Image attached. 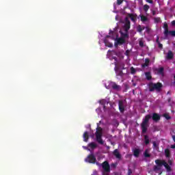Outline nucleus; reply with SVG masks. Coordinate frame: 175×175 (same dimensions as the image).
I'll return each instance as SVG.
<instances>
[{"mask_svg": "<svg viewBox=\"0 0 175 175\" xmlns=\"http://www.w3.org/2000/svg\"><path fill=\"white\" fill-rule=\"evenodd\" d=\"M163 85L162 83L158 82L157 83H149V91L150 92H154V91H157V92H161V90H162Z\"/></svg>", "mask_w": 175, "mask_h": 175, "instance_id": "nucleus-1", "label": "nucleus"}, {"mask_svg": "<svg viewBox=\"0 0 175 175\" xmlns=\"http://www.w3.org/2000/svg\"><path fill=\"white\" fill-rule=\"evenodd\" d=\"M150 118H151V115L148 114L145 116L144 120L142 121L141 124L142 133H147V126L148 125V121H150Z\"/></svg>", "mask_w": 175, "mask_h": 175, "instance_id": "nucleus-2", "label": "nucleus"}, {"mask_svg": "<svg viewBox=\"0 0 175 175\" xmlns=\"http://www.w3.org/2000/svg\"><path fill=\"white\" fill-rule=\"evenodd\" d=\"M163 28L164 29L163 34L167 38V36H169L170 35L171 36H175V31H169V25H167V23L166 22L164 23Z\"/></svg>", "mask_w": 175, "mask_h": 175, "instance_id": "nucleus-3", "label": "nucleus"}, {"mask_svg": "<svg viewBox=\"0 0 175 175\" xmlns=\"http://www.w3.org/2000/svg\"><path fill=\"white\" fill-rule=\"evenodd\" d=\"M101 166L103 169V175H109V174L110 173V164H109V161H104L101 164Z\"/></svg>", "mask_w": 175, "mask_h": 175, "instance_id": "nucleus-4", "label": "nucleus"}, {"mask_svg": "<svg viewBox=\"0 0 175 175\" xmlns=\"http://www.w3.org/2000/svg\"><path fill=\"white\" fill-rule=\"evenodd\" d=\"M123 29L124 32H129V29H131V21H129V18H128V16L124 18Z\"/></svg>", "mask_w": 175, "mask_h": 175, "instance_id": "nucleus-5", "label": "nucleus"}, {"mask_svg": "<svg viewBox=\"0 0 175 175\" xmlns=\"http://www.w3.org/2000/svg\"><path fill=\"white\" fill-rule=\"evenodd\" d=\"M85 161L88 163H96V157H95L94 154H90L87 157Z\"/></svg>", "mask_w": 175, "mask_h": 175, "instance_id": "nucleus-6", "label": "nucleus"}, {"mask_svg": "<svg viewBox=\"0 0 175 175\" xmlns=\"http://www.w3.org/2000/svg\"><path fill=\"white\" fill-rule=\"evenodd\" d=\"M119 110L120 113L125 111V105H124V100H120L118 102Z\"/></svg>", "mask_w": 175, "mask_h": 175, "instance_id": "nucleus-7", "label": "nucleus"}, {"mask_svg": "<svg viewBox=\"0 0 175 175\" xmlns=\"http://www.w3.org/2000/svg\"><path fill=\"white\" fill-rule=\"evenodd\" d=\"M110 85L112 89H113L115 91H121V86L119 85H117L116 82H111L110 83Z\"/></svg>", "mask_w": 175, "mask_h": 175, "instance_id": "nucleus-8", "label": "nucleus"}, {"mask_svg": "<svg viewBox=\"0 0 175 175\" xmlns=\"http://www.w3.org/2000/svg\"><path fill=\"white\" fill-rule=\"evenodd\" d=\"M152 120H153V121H155V122H158V121L161 120V116H159V114L157 113H154L152 116Z\"/></svg>", "mask_w": 175, "mask_h": 175, "instance_id": "nucleus-9", "label": "nucleus"}, {"mask_svg": "<svg viewBox=\"0 0 175 175\" xmlns=\"http://www.w3.org/2000/svg\"><path fill=\"white\" fill-rule=\"evenodd\" d=\"M113 155H114V157H116L117 159H121L122 158L121 153H120V152L118 151V149H115L113 150Z\"/></svg>", "mask_w": 175, "mask_h": 175, "instance_id": "nucleus-10", "label": "nucleus"}, {"mask_svg": "<svg viewBox=\"0 0 175 175\" xmlns=\"http://www.w3.org/2000/svg\"><path fill=\"white\" fill-rule=\"evenodd\" d=\"M125 43V40L124 38H119L117 39V42L115 44V46L117 47L118 44H124Z\"/></svg>", "mask_w": 175, "mask_h": 175, "instance_id": "nucleus-11", "label": "nucleus"}, {"mask_svg": "<svg viewBox=\"0 0 175 175\" xmlns=\"http://www.w3.org/2000/svg\"><path fill=\"white\" fill-rule=\"evenodd\" d=\"M128 32L129 31H124V33L122 31H120L121 38H122L123 39H126L129 38V34H128Z\"/></svg>", "mask_w": 175, "mask_h": 175, "instance_id": "nucleus-12", "label": "nucleus"}, {"mask_svg": "<svg viewBox=\"0 0 175 175\" xmlns=\"http://www.w3.org/2000/svg\"><path fill=\"white\" fill-rule=\"evenodd\" d=\"M128 17H129V18H131V21H133V23H135L137 21V18H136V15H134L133 14H128Z\"/></svg>", "mask_w": 175, "mask_h": 175, "instance_id": "nucleus-13", "label": "nucleus"}, {"mask_svg": "<svg viewBox=\"0 0 175 175\" xmlns=\"http://www.w3.org/2000/svg\"><path fill=\"white\" fill-rule=\"evenodd\" d=\"M83 142H88V139H90V135H88V131H85L83 135Z\"/></svg>", "mask_w": 175, "mask_h": 175, "instance_id": "nucleus-14", "label": "nucleus"}, {"mask_svg": "<svg viewBox=\"0 0 175 175\" xmlns=\"http://www.w3.org/2000/svg\"><path fill=\"white\" fill-rule=\"evenodd\" d=\"M173 57H174L173 52H172V51H169L166 57L167 59H173Z\"/></svg>", "mask_w": 175, "mask_h": 175, "instance_id": "nucleus-15", "label": "nucleus"}, {"mask_svg": "<svg viewBox=\"0 0 175 175\" xmlns=\"http://www.w3.org/2000/svg\"><path fill=\"white\" fill-rule=\"evenodd\" d=\"M133 155L134 157H136V158L139 157V155H140V149H137V148L134 149Z\"/></svg>", "mask_w": 175, "mask_h": 175, "instance_id": "nucleus-16", "label": "nucleus"}, {"mask_svg": "<svg viewBox=\"0 0 175 175\" xmlns=\"http://www.w3.org/2000/svg\"><path fill=\"white\" fill-rule=\"evenodd\" d=\"M118 68L119 69V70H124L125 69H126V68H125V64L124 63H120L118 66Z\"/></svg>", "mask_w": 175, "mask_h": 175, "instance_id": "nucleus-17", "label": "nucleus"}, {"mask_svg": "<svg viewBox=\"0 0 175 175\" xmlns=\"http://www.w3.org/2000/svg\"><path fill=\"white\" fill-rule=\"evenodd\" d=\"M145 76L146 77V80L150 81L151 79H152V76H151V72H146Z\"/></svg>", "mask_w": 175, "mask_h": 175, "instance_id": "nucleus-18", "label": "nucleus"}, {"mask_svg": "<svg viewBox=\"0 0 175 175\" xmlns=\"http://www.w3.org/2000/svg\"><path fill=\"white\" fill-rule=\"evenodd\" d=\"M88 147L92 148V150H95V148H96L98 146L96 145V144H95V142H91L88 144Z\"/></svg>", "mask_w": 175, "mask_h": 175, "instance_id": "nucleus-19", "label": "nucleus"}, {"mask_svg": "<svg viewBox=\"0 0 175 175\" xmlns=\"http://www.w3.org/2000/svg\"><path fill=\"white\" fill-rule=\"evenodd\" d=\"M139 17L141 18V21H142V23H146V21H148V18L143 14H140Z\"/></svg>", "mask_w": 175, "mask_h": 175, "instance_id": "nucleus-20", "label": "nucleus"}, {"mask_svg": "<svg viewBox=\"0 0 175 175\" xmlns=\"http://www.w3.org/2000/svg\"><path fill=\"white\" fill-rule=\"evenodd\" d=\"M144 143L146 146H148V144H150V139L148 138V135H144Z\"/></svg>", "mask_w": 175, "mask_h": 175, "instance_id": "nucleus-21", "label": "nucleus"}, {"mask_svg": "<svg viewBox=\"0 0 175 175\" xmlns=\"http://www.w3.org/2000/svg\"><path fill=\"white\" fill-rule=\"evenodd\" d=\"M163 161L164 160H159V159H157L155 160V163L157 165V166H160V167L161 166H163Z\"/></svg>", "mask_w": 175, "mask_h": 175, "instance_id": "nucleus-22", "label": "nucleus"}, {"mask_svg": "<svg viewBox=\"0 0 175 175\" xmlns=\"http://www.w3.org/2000/svg\"><path fill=\"white\" fill-rule=\"evenodd\" d=\"M150 64V59L146 58L145 59V63L142 65V68H146V66H148V64Z\"/></svg>", "mask_w": 175, "mask_h": 175, "instance_id": "nucleus-23", "label": "nucleus"}, {"mask_svg": "<svg viewBox=\"0 0 175 175\" xmlns=\"http://www.w3.org/2000/svg\"><path fill=\"white\" fill-rule=\"evenodd\" d=\"M137 32L142 33V32H143V31H144V27H142V25H139L137 27Z\"/></svg>", "mask_w": 175, "mask_h": 175, "instance_id": "nucleus-24", "label": "nucleus"}, {"mask_svg": "<svg viewBox=\"0 0 175 175\" xmlns=\"http://www.w3.org/2000/svg\"><path fill=\"white\" fill-rule=\"evenodd\" d=\"M104 43H105V46H106L107 47H109V48L113 47V44L111 43V42H109L107 40H105V41H104Z\"/></svg>", "mask_w": 175, "mask_h": 175, "instance_id": "nucleus-25", "label": "nucleus"}, {"mask_svg": "<svg viewBox=\"0 0 175 175\" xmlns=\"http://www.w3.org/2000/svg\"><path fill=\"white\" fill-rule=\"evenodd\" d=\"M165 155L166 158H170V150L169 149H165Z\"/></svg>", "mask_w": 175, "mask_h": 175, "instance_id": "nucleus-26", "label": "nucleus"}, {"mask_svg": "<svg viewBox=\"0 0 175 175\" xmlns=\"http://www.w3.org/2000/svg\"><path fill=\"white\" fill-rule=\"evenodd\" d=\"M144 156L145 157V158H150V157H151V154H150L148 153V150L146 149L144 152Z\"/></svg>", "mask_w": 175, "mask_h": 175, "instance_id": "nucleus-27", "label": "nucleus"}, {"mask_svg": "<svg viewBox=\"0 0 175 175\" xmlns=\"http://www.w3.org/2000/svg\"><path fill=\"white\" fill-rule=\"evenodd\" d=\"M99 137H102V132L96 131V139H98Z\"/></svg>", "mask_w": 175, "mask_h": 175, "instance_id": "nucleus-28", "label": "nucleus"}, {"mask_svg": "<svg viewBox=\"0 0 175 175\" xmlns=\"http://www.w3.org/2000/svg\"><path fill=\"white\" fill-rule=\"evenodd\" d=\"M165 70V68L163 67H161L157 70V72L159 75H163V71Z\"/></svg>", "mask_w": 175, "mask_h": 175, "instance_id": "nucleus-29", "label": "nucleus"}, {"mask_svg": "<svg viewBox=\"0 0 175 175\" xmlns=\"http://www.w3.org/2000/svg\"><path fill=\"white\" fill-rule=\"evenodd\" d=\"M116 73H117L118 76H120V77H122V76H124V72H122V70H117Z\"/></svg>", "mask_w": 175, "mask_h": 175, "instance_id": "nucleus-30", "label": "nucleus"}, {"mask_svg": "<svg viewBox=\"0 0 175 175\" xmlns=\"http://www.w3.org/2000/svg\"><path fill=\"white\" fill-rule=\"evenodd\" d=\"M150 9V5L145 4L144 5V12H146V13H147V12H148V10Z\"/></svg>", "mask_w": 175, "mask_h": 175, "instance_id": "nucleus-31", "label": "nucleus"}, {"mask_svg": "<svg viewBox=\"0 0 175 175\" xmlns=\"http://www.w3.org/2000/svg\"><path fill=\"white\" fill-rule=\"evenodd\" d=\"M153 170L154 172H158V170H161V167L159 165H154Z\"/></svg>", "mask_w": 175, "mask_h": 175, "instance_id": "nucleus-32", "label": "nucleus"}, {"mask_svg": "<svg viewBox=\"0 0 175 175\" xmlns=\"http://www.w3.org/2000/svg\"><path fill=\"white\" fill-rule=\"evenodd\" d=\"M96 139L98 143H99V144H103V139H102V137L99 138H96Z\"/></svg>", "mask_w": 175, "mask_h": 175, "instance_id": "nucleus-33", "label": "nucleus"}, {"mask_svg": "<svg viewBox=\"0 0 175 175\" xmlns=\"http://www.w3.org/2000/svg\"><path fill=\"white\" fill-rule=\"evenodd\" d=\"M153 144V148H155L156 150L159 148V145L157 144V142H152Z\"/></svg>", "mask_w": 175, "mask_h": 175, "instance_id": "nucleus-34", "label": "nucleus"}, {"mask_svg": "<svg viewBox=\"0 0 175 175\" xmlns=\"http://www.w3.org/2000/svg\"><path fill=\"white\" fill-rule=\"evenodd\" d=\"M113 54H116V51H111L110 50L108 51V57H110L111 55H113Z\"/></svg>", "mask_w": 175, "mask_h": 175, "instance_id": "nucleus-35", "label": "nucleus"}, {"mask_svg": "<svg viewBox=\"0 0 175 175\" xmlns=\"http://www.w3.org/2000/svg\"><path fill=\"white\" fill-rule=\"evenodd\" d=\"M139 47H144V42L140 40L139 42Z\"/></svg>", "mask_w": 175, "mask_h": 175, "instance_id": "nucleus-36", "label": "nucleus"}, {"mask_svg": "<svg viewBox=\"0 0 175 175\" xmlns=\"http://www.w3.org/2000/svg\"><path fill=\"white\" fill-rule=\"evenodd\" d=\"M131 75H135V73H136V70L135 69V68L133 67L131 68Z\"/></svg>", "mask_w": 175, "mask_h": 175, "instance_id": "nucleus-37", "label": "nucleus"}, {"mask_svg": "<svg viewBox=\"0 0 175 175\" xmlns=\"http://www.w3.org/2000/svg\"><path fill=\"white\" fill-rule=\"evenodd\" d=\"M164 117L166 118V120H171L172 118V117H170V116H169L167 113L164 114Z\"/></svg>", "mask_w": 175, "mask_h": 175, "instance_id": "nucleus-38", "label": "nucleus"}, {"mask_svg": "<svg viewBox=\"0 0 175 175\" xmlns=\"http://www.w3.org/2000/svg\"><path fill=\"white\" fill-rule=\"evenodd\" d=\"M165 169L167 173H170V172H172V167H170V165H168Z\"/></svg>", "mask_w": 175, "mask_h": 175, "instance_id": "nucleus-39", "label": "nucleus"}, {"mask_svg": "<svg viewBox=\"0 0 175 175\" xmlns=\"http://www.w3.org/2000/svg\"><path fill=\"white\" fill-rule=\"evenodd\" d=\"M163 166H164V167H165V169H166L169 166V164H167V163H166V161H163Z\"/></svg>", "mask_w": 175, "mask_h": 175, "instance_id": "nucleus-40", "label": "nucleus"}, {"mask_svg": "<svg viewBox=\"0 0 175 175\" xmlns=\"http://www.w3.org/2000/svg\"><path fill=\"white\" fill-rule=\"evenodd\" d=\"M154 22L161 23V18H159V17L154 18Z\"/></svg>", "mask_w": 175, "mask_h": 175, "instance_id": "nucleus-41", "label": "nucleus"}, {"mask_svg": "<svg viewBox=\"0 0 175 175\" xmlns=\"http://www.w3.org/2000/svg\"><path fill=\"white\" fill-rule=\"evenodd\" d=\"M124 2V0H117V5H121Z\"/></svg>", "mask_w": 175, "mask_h": 175, "instance_id": "nucleus-42", "label": "nucleus"}, {"mask_svg": "<svg viewBox=\"0 0 175 175\" xmlns=\"http://www.w3.org/2000/svg\"><path fill=\"white\" fill-rule=\"evenodd\" d=\"M157 44H159V49H163V45L162 44H161V42H159Z\"/></svg>", "mask_w": 175, "mask_h": 175, "instance_id": "nucleus-43", "label": "nucleus"}, {"mask_svg": "<svg viewBox=\"0 0 175 175\" xmlns=\"http://www.w3.org/2000/svg\"><path fill=\"white\" fill-rule=\"evenodd\" d=\"M132 170H131V169H129L128 170V175H132Z\"/></svg>", "mask_w": 175, "mask_h": 175, "instance_id": "nucleus-44", "label": "nucleus"}, {"mask_svg": "<svg viewBox=\"0 0 175 175\" xmlns=\"http://www.w3.org/2000/svg\"><path fill=\"white\" fill-rule=\"evenodd\" d=\"M156 43H157V44H158L159 43H161V42H159V36L157 37Z\"/></svg>", "mask_w": 175, "mask_h": 175, "instance_id": "nucleus-45", "label": "nucleus"}, {"mask_svg": "<svg viewBox=\"0 0 175 175\" xmlns=\"http://www.w3.org/2000/svg\"><path fill=\"white\" fill-rule=\"evenodd\" d=\"M148 3H154V1L152 0H146Z\"/></svg>", "mask_w": 175, "mask_h": 175, "instance_id": "nucleus-46", "label": "nucleus"}, {"mask_svg": "<svg viewBox=\"0 0 175 175\" xmlns=\"http://www.w3.org/2000/svg\"><path fill=\"white\" fill-rule=\"evenodd\" d=\"M99 103L101 104V105H105V100H101L99 101Z\"/></svg>", "mask_w": 175, "mask_h": 175, "instance_id": "nucleus-47", "label": "nucleus"}, {"mask_svg": "<svg viewBox=\"0 0 175 175\" xmlns=\"http://www.w3.org/2000/svg\"><path fill=\"white\" fill-rule=\"evenodd\" d=\"M171 24H172V27H175V21H172L171 22Z\"/></svg>", "mask_w": 175, "mask_h": 175, "instance_id": "nucleus-48", "label": "nucleus"}, {"mask_svg": "<svg viewBox=\"0 0 175 175\" xmlns=\"http://www.w3.org/2000/svg\"><path fill=\"white\" fill-rule=\"evenodd\" d=\"M152 16H155V14H157V12L154 10H153L152 11Z\"/></svg>", "mask_w": 175, "mask_h": 175, "instance_id": "nucleus-49", "label": "nucleus"}, {"mask_svg": "<svg viewBox=\"0 0 175 175\" xmlns=\"http://www.w3.org/2000/svg\"><path fill=\"white\" fill-rule=\"evenodd\" d=\"M171 148H175V144L173 145H171Z\"/></svg>", "mask_w": 175, "mask_h": 175, "instance_id": "nucleus-50", "label": "nucleus"}, {"mask_svg": "<svg viewBox=\"0 0 175 175\" xmlns=\"http://www.w3.org/2000/svg\"><path fill=\"white\" fill-rule=\"evenodd\" d=\"M172 139H173L174 142H175V135H172Z\"/></svg>", "mask_w": 175, "mask_h": 175, "instance_id": "nucleus-51", "label": "nucleus"}, {"mask_svg": "<svg viewBox=\"0 0 175 175\" xmlns=\"http://www.w3.org/2000/svg\"><path fill=\"white\" fill-rule=\"evenodd\" d=\"M113 59L117 62V57H113Z\"/></svg>", "mask_w": 175, "mask_h": 175, "instance_id": "nucleus-52", "label": "nucleus"}, {"mask_svg": "<svg viewBox=\"0 0 175 175\" xmlns=\"http://www.w3.org/2000/svg\"><path fill=\"white\" fill-rule=\"evenodd\" d=\"M168 163H170V165H172V161L171 160H169Z\"/></svg>", "mask_w": 175, "mask_h": 175, "instance_id": "nucleus-53", "label": "nucleus"}, {"mask_svg": "<svg viewBox=\"0 0 175 175\" xmlns=\"http://www.w3.org/2000/svg\"><path fill=\"white\" fill-rule=\"evenodd\" d=\"M83 148H85V150H88V148L85 146H83Z\"/></svg>", "mask_w": 175, "mask_h": 175, "instance_id": "nucleus-54", "label": "nucleus"}, {"mask_svg": "<svg viewBox=\"0 0 175 175\" xmlns=\"http://www.w3.org/2000/svg\"><path fill=\"white\" fill-rule=\"evenodd\" d=\"M107 38H110V36H107Z\"/></svg>", "mask_w": 175, "mask_h": 175, "instance_id": "nucleus-55", "label": "nucleus"}, {"mask_svg": "<svg viewBox=\"0 0 175 175\" xmlns=\"http://www.w3.org/2000/svg\"><path fill=\"white\" fill-rule=\"evenodd\" d=\"M110 32H111L113 33V31H111Z\"/></svg>", "mask_w": 175, "mask_h": 175, "instance_id": "nucleus-56", "label": "nucleus"}]
</instances>
